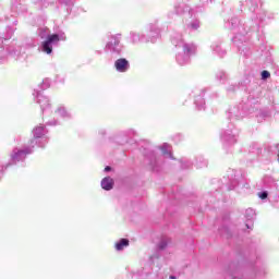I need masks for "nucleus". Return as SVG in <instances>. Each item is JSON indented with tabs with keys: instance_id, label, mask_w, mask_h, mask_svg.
Listing matches in <instances>:
<instances>
[{
	"instance_id": "nucleus-25",
	"label": "nucleus",
	"mask_w": 279,
	"mask_h": 279,
	"mask_svg": "<svg viewBox=\"0 0 279 279\" xmlns=\"http://www.w3.org/2000/svg\"><path fill=\"white\" fill-rule=\"evenodd\" d=\"M231 25H232V27H235V25H239V19H232L231 20Z\"/></svg>"
},
{
	"instance_id": "nucleus-30",
	"label": "nucleus",
	"mask_w": 279,
	"mask_h": 279,
	"mask_svg": "<svg viewBox=\"0 0 279 279\" xmlns=\"http://www.w3.org/2000/svg\"><path fill=\"white\" fill-rule=\"evenodd\" d=\"M170 279H177L175 276H170Z\"/></svg>"
},
{
	"instance_id": "nucleus-19",
	"label": "nucleus",
	"mask_w": 279,
	"mask_h": 279,
	"mask_svg": "<svg viewBox=\"0 0 279 279\" xmlns=\"http://www.w3.org/2000/svg\"><path fill=\"white\" fill-rule=\"evenodd\" d=\"M49 86H51V81H49L48 78L44 80L41 83V89L47 90V88H49Z\"/></svg>"
},
{
	"instance_id": "nucleus-13",
	"label": "nucleus",
	"mask_w": 279,
	"mask_h": 279,
	"mask_svg": "<svg viewBox=\"0 0 279 279\" xmlns=\"http://www.w3.org/2000/svg\"><path fill=\"white\" fill-rule=\"evenodd\" d=\"M35 138H40L45 134V126L40 125L34 129L33 131Z\"/></svg>"
},
{
	"instance_id": "nucleus-23",
	"label": "nucleus",
	"mask_w": 279,
	"mask_h": 279,
	"mask_svg": "<svg viewBox=\"0 0 279 279\" xmlns=\"http://www.w3.org/2000/svg\"><path fill=\"white\" fill-rule=\"evenodd\" d=\"M132 40H133V43H138V40H141V38L138 37L137 34H132Z\"/></svg>"
},
{
	"instance_id": "nucleus-5",
	"label": "nucleus",
	"mask_w": 279,
	"mask_h": 279,
	"mask_svg": "<svg viewBox=\"0 0 279 279\" xmlns=\"http://www.w3.org/2000/svg\"><path fill=\"white\" fill-rule=\"evenodd\" d=\"M114 68L119 73H126V71H130V61L126 59H118L114 62Z\"/></svg>"
},
{
	"instance_id": "nucleus-29",
	"label": "nucleus",
	"mask_w": 279,
	"mask_h": 279,
	"mask_svg": "<svg viewBox=\"0 0 279 279\" xmlns=\"http://www.w3.org/2000/svg\"><path fill=\"white\" fill-rule=\"evenodd\" d=\"M150 165H151L154 171H156V166L154 163H150Z\"/></svg>"
},
{
	"instance_id": "nucleus-3",
	"label": "nucleus",
	"mask_w": 279,
	"mask_h": 279,
	"mask_svg": "<svg viewBox=\"0 0 279 279\" xmlns=\"http://www.w3.org/2000/svg\"><path fill=\"white\" fill-rule=\"evenodd\" d=\"M105 49L112 53H121V34L111 36Z\"/></svg>"
},
{
	"instance_id": "nucleus-6",
	"label": "nucleus",
	"mask_w": 279,
	"mask_h": 279,
	"mask_svg": "<svg viewBox=\"0 0 279 279\" xmlns=\"http://www.w3.org/2000/svg\"><path fill=\"white\" fill-rule=\"evenodd\" d=\"M245 219L246 221V228L247 230H252V228H254V220L256 219V211H254V209L248 208L245 211Z\"/></svg>"
},
{
	"instance_id": "nucleus-17",
	"label": "nucleus",
	"mask_w": 279,
	"mask_h": 279,
	"mask_svg": "<svg viewBox=\"0 0 279 279\" xmlns=\"http://www.w3.org/2000/svg\"><path fill=\"white\" fill-rule=\"evenodd\" d=\"M39 36H40V38H47V36H49V29L48 28H39Z\"/></svg>"
},
{
	"instance_id": "nucleus-27",
	"label": "nucleus",
	"mask_w": 279,
	"mask_h": 279,
	"mask_svg": "<svg viewBox=\"0 0 279 279\" xmlns=\"http://www.w3.org/2000/svg\"><path fill=\"white\" fill-rule=\"evenodd\" d=\"M197 167H198L199 169H202V167H207V163H206V161H203V165H197Z\"/></svg>"
},
{
	"instance_id": "nucleus-10",
	"label": "nucleus",
	"mask_w": 279,
	"mask_h": 279,
	"mask_svg": "<svg viewBox=\"0 0 279 279\" xmlns=\"http://www.w3.org/2000/svg\"><path fill=\"white\" fill-rule=\"evenodd\" d=\"M160 149L163 154V156H168V158H172L171 156V146L167 143L162 144V146H160Z\"/></svg>"
},
{
	"instance_id": "nucleus-21",
	"label": "nucleus",
	"mask_w": 279,
	"mask_h": 279,
	"mask_svg": "<svg viewBox=\"0 0 279 279\" xmlns=\"http://www.w3.org/2000/svg\"><path fill=\"white\" fill-rule=\"evenodd\" d=\"M167 240H161L158 245L159 250H165V247H167Z\"/></svg>"
},
{
	"instance_id": "nucleus-26",
	"label": "nucleus",
	"mask_w": 279,
	"mask_h": 279,
	"mask_svg": "<svg viewBox=\"0 0 279 279\" xmlns=\"http://www.w3.org/2000/svg\"><path fill=\"white\" fill-rule=\"evenodd\" d=\"M65 5H73V0H63Z\"/></svg>"
},
{
	"instance_id": "nucleus-4",
	"label": "nucleus",
	"mask_w": 279,
	"mask_h": 279,
	"mask_svg": "<svg viewBox=\"0 0 279 279\" xmlns=\"http://www.w3.org/2000/svg\"><path fill=\"white\" fill-rule=\"evenodd\" d=\"M27 154H32V148L26 149H13V154L11 155V158L14 162H21V160H25Z\"/></svg>"
},
{
	"instance_id": "nucleus-18",
	"label": "nucleus",
	"mask_w": 279,
	"mask_h": 279,
	"mask_svg": "<svg viewBox=\"0 0 279 279\" xmlns=\"http://www.w3.org/2000/svg\"><path fill=\"white\" fill-rule=\"evenodd\" d=\"M58 114H60V117H63L66 118L69 117V112H66V110L64 109V107H60L58 110H57Z\"/></svg>"
},
{
	"instance_id": "nucleus-11",
	"label": "nucleus",
	"mask_w": 279,
	"mask_h": 279,
	"mask_svg": "<svg viewBox=\"0 0 279 279\" xmlns=\"http://www.w3.org/2000/svg\"><path fill=\"white\" fill-rule=\"evenodd\" d=\"M222 141H226L227 143H230V145L236 143V137L230 133H225L222 135Z\"/></svg>"
},
{
	"instance_id": "nucleus-9",
	"label": "nucleus",
	"mask_w": 279,
	"mask_h": 279,
	"mask_svg": "<svg viewBox=\"0 0 279 279\" xmlns=\"http://www.w3.org/2000/svg\"><path fill=\"white\" fill-rule=\"evenodd\" d=\"M128 245H130V240L121 239L119 242L116 243V250L118 252H121V250H123V247H128Z\"/></svg>"
},
{
	"instance_id": "nucleus-20",
	"label": "nucleus",
	"mask_w": 279,
	"mask_h": 279,
	"mask_svg": "<svg viewBox=\"0 0 279 279\" xmlns=\"http://www.w3.org/2000/svg\"><path fill=\"white\" fill-rule=\"evenodd\" d=\"M270 76H271V74L269 73V71H263L262 72V80H267Z\"/></svg>"
},
{
	"instance_id": "nucleus-7",
	"label": "nucleus",
	"mask_w": 279,
	"mask_h": 279,
	"mask_svg": "<svg viewBox=\"0 0 279 279\" xmlns=\"http://www.w3.org/2000/svg\"><path fill=\"white\" fill-rule=\"evenodd\" d=\"M114 186V180L110 177H106L101 180V189L105 191H112V187Z\"/></svg>"
},
{
	"instance_id": "nucleus-16",
	"label": "nucleus",
	"mask_w": 279,
	"mask_h": 279,
	"mask_svg": "<svg viewBox=\"0 0 279 279\" xmlns=\"http://www.w3.org/2000/svg\"><path fill=\"white\" fill-rule=\"evenodd\" d=\"M195 104L198 110H204V106L206 105V102L202 98L195 99Z\"/></svg>"
},
{
	"instance_id": "nucleus-1",
	"label": "nucleus",
	"mask_w": 279,
	"mask_h": 279,
	"mask_svg": "<svg viewBox=\"0 0 279 279\" xmlns=\"http://www.w3.org/2000/svg\"><path fill=\"white\" fill-rule=\"evenodd\" d=\"M172 43L175 47H181L183 49L182 53L177 54V62L184 66V64H189V61L191 60V53L195 52V47L193 45L185 44L182 39H172Z\"/></svg>"
},
{
	"instance_id": "nucleus-2",
	"label": "nucleus",
	"mask_w": 279,
	"mask_h": 279,
	"mask_svg": "<svg viewBox=\"0 0 279 279\" xmlns=\"http://www.w3.org/2000/svg\"><path fill=\"white\" fill-rule=\"evenodd\" d=\"M60 40H66V36L64 34L58 35H49L47 40L43 43V51L44 53H51L53 51V45H58Z\"/></svg>"
},
{
	"instance_id": "nucleus-8",
	"label": "nucleus",
	"mask_w": 279,
	"mask_h": 279,
	"mask_svg": "<svg viewBox=\"0 0 279 279\" xmlns=\"http://www.w3.org/2000/svg\"><path fill=\"white\" fill-rule=\"evenodd\" d=\"M37 104L40 105L43 112H45L46 108H49V98L44 95H37Z\"/></svg>"
},
{
	"instance_id": "nucleus-24",
	"label": "nucleus",
	"mask_w": 279,
	"mask_h": 279,
	"mask_svg": "<svg viewBox=\"0 0 279 279\" xmlns=\"http://www.w3.org/2000/svg\"><path fill=\"white\" fill-rule=\"evenodd\" d=\"M267 192H262V193H259L258 194V197L260 198V199H267Z\"/></svg>"
},
{
	"instance_id": "nucleus-28",
	"label": "nucleus",
	"mask_w": 279,
	"mask_h": 279,
	"mask_svg": "<svg viewBox=\"0 0 279 279\" xmlns=\"http://www.w3.org/2000/svg\"><path fill=\"white\" fill-rule=\"evenodd\" d=\"M112 168H110V166H107L106 168H105V171L106 172H108V171H110Z\"/></svg>"
},
{
	"instance_id": "nucleus-14",
	"label": "nucleus",
	"mask_w": 279,
	"mask_h": 279,
	"mask_svg": "<svg viewBox=\"0 0 279 279\" xmlns=\"http://www.w3.org/2000/svg\"><path fill=\"white\" fill-rule=\"evenodd\" d=\"M177 14H184V12H189V7H185L184 4L177 5L174 8Z\"/></svg>"
},
{
	"instance_id": "nucleus-12",
	"label": "nucleus",
	"mask_w": 279,
	"mask_h": 279,
	"mask_svg": "<svg viewBox=\"0 0 279 279\" xmlns=\"http://www.w3.org/2000/svg\"><path fill=\"white\" fill-rule=\"evenodd\" d=\"M211 47L213 51H215V53H218V56H220L221 58L226 56V50L221 49V46H219V44H214Z\"/></svg>"
},
{
	"instance_id": "nucleus-15",
	"label": "nucleus",
	"mask_w": 279,
	"mask_h": 279,
	"mask_svg": "<svg viewBox=\"0 0 279 279\" xmlns=\"http://www.w3.org/2000/svg\"><path fill=\"white\" fill-rule=\"evenodd\" d=\"M189 28H190L192 32H195L196 29H199V21H197V20L192 21V22L189 24Z\"/></svg>"
},
{
	"instance_id": "nucleus-22",
	"label": "nucleus",
	"mask_w": 279,
	"mask_h": 279,
	"mask_svg": "<svg viewBox=\"0 0 279 279\" xmlns=\"http://www.w3.org/2000/svg\"><path fill=\"white\" fill-rule=\"evenodd\" d=\"M218 80H226V72H219L217 74Z\"/></svg>"
}]
</instances>
